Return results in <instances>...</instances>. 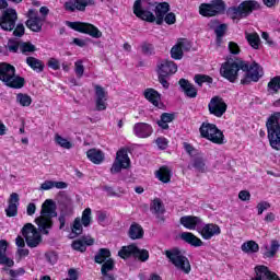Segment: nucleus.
Returning a JSON list of instances; mask_svg holds the SVG:
<instances>
[{"label":"nucleus","mask_w":280,"mask_h":280,"mask_svg":"<svg viewBox=\"0 0 280 280\" xmlns=\"http://www.w3.org/2000/svg\"><path fill=\"white\" fill-rule=\"evenodd\" d=\"M58 213L54 207V200L47 199L42 205L40 215L35 219V223L38 226L40 233L44 235H49V230L54 226V221L51 218H56Z\"/></svg>","instance_id":"obj_3"},{"label":"nucleus","mask_w":280,"mask_h":280,"mask_svg":"<svg viewBox=\"0 0 280 280\" xmlns=\"http://www.w3.org/2000/svg\"><path fill=\"white\" fill-rule=\"evenodd\" d=\"M19 194L12 192L9 198V206L5 209V213L8 218H15L19 213Z\"/></svg>","instance_id":"obj_23"},{"label":"nucleus","mask_w":280,"mask_h":280,"mask_svg":"<svg viewBox=\"0 0 280 280\" xmlns=\"http://www.w3.org/2000/svg\"><path fill=\"white\" fill-rule=\"evenodd\" d=\"M228 105L224 102L223 97L214 96L210 100L208 104V110L210 115H214V117H222L224 113H226Z\"/></svg>","instance_id":"obj_16"},{"label":"nucleus","mask_w":280,"mask_h":280,"mask_svg":"<svg viewBox=\"0 0 280 280\" xmlns=\"http://www.w3.org/2000/svg\"><path fill=\"white\" fill-rule=\"evenodd\" d=\"M0 81L10 89H23L25 79L16 75V68L10 63H0Z\"/></svg>","instance_id":"obj_4"},{"label":"nucleus","mask_w":280,"mask_h":280,"mask_svg":"<svg viewBox=\"0 0 280 280\" xmlns=\"http://www.w3.org/2000/svg\"><path fill=\"white\" fill-rule=\"evenodd\" d=\"M34 51H36V46H34V44L31 42L20 43V52L23 54V56H31V54H34Z\"/></svg>","instance_id":"obj_37"},{"label":"nucleus","mask_w":280,"mask_h":280,"mask_svg":"<svg viewBox=\"0 0 280 280\" xmlns=\"http://www.w3.org/2000/svg\"><path fill=\"white\" fill-rule=\"evenodd\" d=\"M144 97L148 102L153 104V106H159V104H161V94L154 89H147L144 91Z\"/></svg>","instance_id":"obj_32"},{"label":"nucleus","mask_w":280,"mask_h":280,"mask_svg":"<svg viewBox=\"0 0 280 280\" xmlns=\"http://www.w3.org/2000/svg\"><path fill=\"white\" fill-rule=\"evenodd\" d=\"M95 104L96 110H106L108 104H106L108 96L104 88L102 85H95Z\"/></svg>","instance_id":"obj_22"},{"label":"nucleus","mask_w":280,"mask_h":280,"mask_svg":"<svg viewBox=\"0 0 280 280\" xmlns=\"http://www.w3.org/2000/svg\"><path fill=\"white\" fill-rule=\"evenodd\" d=\"M280 113H273L267 120V132L271 148L280 150Z\"/></svg>","instance_id":"obj_5"},{"label":"nucleus","mask_w":280,"mask_h":280,"mask_svg":"<svg viewBox=\"0 0 280 280\" xmlns=\"http://www.w3.org/2000/svg\"><path fill=\"white\" fill-rule=\"evenodd\" d=\"M269 91H272L273 93H277L280 91V77L272 78L268 83Z\"/></svg>","instance_id":"obj_47"},{"label":"nucleus","mask_w":280,"mask_h":280,"mask_svg":"<svg viewBox=\"0 0 280 280\" xmlns=\"http://www.w3.org/2000/svg\"><path fill=\"white\" fill-rule=\"evenodd\" d=\"M118 255L121 259H128V257H137L140 261H148L150 259V253L148 249H139L137 245H129L124 246L119 252Z\"/></svg>","instance_id":"obj_10"},{"label":"nucleus","mask_w":280,"mask_h":280,"mask_svg":"<svg viewBox=\"0 0 280 280\" xmlns=\"http://www.w3.org/2000/svg\"><path fill=\"white\" fill-rule=\"evenodd\" d=\"M110 257V249L101 248L94 257L95 264H104Z\"/></svg>","instance_id":"obj_39"},{"label":"nucleus","mask_w":280,"mask_h":280,"mask_svg":"<svg viewBox=\"0 0 280 280\" xmlns=\"http://www.w3.org/2000/svg\"><path fill=\"white\" fill-rule=\"evenodd\" d=\"M226 32V24H220L215 27L214 33L217 34V40L220 43L222 36H224Z\"/></svg>","instance_id":"obj_53"},{"label":"nucleus","mask_w":280,"mask_h":280,"mask_svg":"<svg viewBox=\"0 0 280 280\" xmlns=\"http://www.w3.org/2000/svg\"><path fill=\"white\" fill-rule=\"evenodd\" d=\"M23 275H25V269L23 267L15 269V270L14 269L9 270V276L11 278L19 279V277H23Z\"/></svg>","instance_id":"obj_55"},{"label":"nucleus","mask_w":280,"mask_h":280,"mask_svg":"<svg viewBox=\"0 0 280 280\" xmlns=\"http://www.w3.org/2000/svg\"><path fill=\"white\" fill-rule=\"evenodd\" d=\"M23 34H25V26L23 24H18L13 32V36L21 37Z\"/></svg>","instance_id":"obj_61"},{"label":"nucleus","mask_w":280,"mask_h":280,"mask_svg":"<svg viewBox=\"0 0 280 280\" xmlns=\"http://www.w3.org/2000/svg\"><path fill=\"white\" fill-rule=\"evenodd\" d=\"M224 12V1L212 0L210 3H201L199 7V14L201 16H218Z\"/></svg>","instance_id":"obj_12"},{"label":"nucleus","mask_w":280,"mask_h":280,"mask_svg":"<svg viewBox=\"0 0 280 280\" xmlns=\"http://www.w3.org/2000/svg\"><path fill=\"white\" fill-rule=\"evenodd\" d=\"M48 67L54 69V71H58V69H60V61H58V59L51 58L48 60Z\"/></svg>","instance_id":"obj_60"},{"label":"nucleus","mask_w":280,"mask_h":280,"mask_svg":"<svg viewBox=\"0 0 280 280\" xmlns=\"http://www.w3.org/2000/svg\"><path fill=\"white\" fill-rule=\"evenodd\" d=\"M179 86L186 97H190L191 100L198 97V89H196V85L191 84L189 80L180 79Z\"/></svg>","instance_id":"obj_24"},{"label":"nucleus","mask_w":280,"mask_h":280,"mask_svg":"<svg viewBox=\"0 0 280 280\" xmlns=\"http://www.w3.org/2000/svg\"><path fill=\"white\" fill-rule=\"evenodd\" d=\"M177 45H179L183 51H189L191 49V43L187 39H180Z\"/></svg>","instance_id":"obj_57"},{"label":"nucleus","mask_w":280,"mask_h":280,"mask_svg":"<svg viewBox=\"0 0 280 280\" xmlns=\"http://www.w3.org/2000/svg\"><path fill=\"white\" fill-rule=\"evenodd\" d=\"M229 51H230V54L237 56V54H240V46L237 44H235L234 42H230L229 43Z\"/></svg>","instance_id":"obj_59"},{"label":"nucleus","mask_w":280,"mask_h":280,"mask_svg":"<svg viewBox=\"0 0 280 280\" xmlns=\"http://www.w3.org/2000/svg\"><path fill=\"white\" fill-rule=\"evenodd\" d=\"M192 167L197 170V172H200L201 174H205L207 172V164L205 163V159L202 158H195L192 160Z\"/></svg>","instance_id":"obj_41"},{"label":"nucleus","mask_w":280,"mask_h":280,"mask_svg":"<svg viewBox=\"0 0 280 280\" xmlns=\"http://www.w3.org/2000/svg\"><path fill=\"white\" fill-rule=\"evenodd\" d=\"M74 72L78 78H82V75H84V65H82V60L74 62Z\"/></svg>","instance_id":"obj_52"},{"label":"nucleus","mask_w":280,"mask_h":280,"mask_svg":"<svg viewBox=\"0 0 280 280\" xmlns=\"http://www.w3.org/2000/svg\"><path fill=\"white\" fill-rule=\"evenodd\" d=\"M183 56L184 54L180 48V45H174L171 49V58H173V60H183Z\"/></svg>","instance_id":"obj_45"},{"label":"nucleus","mask_w":280,"mask_h":280,"mask_svg":"<svg viewBox=\"0 0 280 280\" xmlns=\"http://www.w3.org/2000/svg\"><path fill=\"white\" fill-rule=\"evenodd\" d=\"M198 233L202 240L209 241L212 237L220 235L222 233V229H220V225L215 223H203V221H201V225L198 228Z\"/></svg>","instance_id":"obj_15"},{"label":"nucleus","mask_w":280,"mask_h":280,"mask_svg":"<svg viewBox=\"0 0 280 280\" xmlns=\"http://www.w3.org/2000/svg\"><path fill=\"white\" fill-rule=\"evenodd\" d=\"M241 250L246 253V255H253L255 253H259V244L255 241H247L242 244Z\"/></svg>","instance_id":"obj_35"},{"label":"nucleus","mask_w":280,"mask_h":280,"mask_svg":"<svg viewBox=\"0 0 280 280\" xmlns=\"http://www.w3.org/2000/svg\"><path fill=\"white\" fill-rule=\"evenodd\" d=\"M151 211L152 213H155V215H161L164 213L165 208L163 207V202H161V199L153 200L151 205Z\"/></svg>","instance_id":"obj_43"},{"label":"nucleus","mask_w":280,"mask_h":280,"mask_svg":"<svg viewBox=\"0 0 280 280\" xmlns=\"http://www.w3.org/2000/svg\"><path fill=\"white\" fill-rule=\"evenodd\" d=\"M130 240H141L143 237V228L139 223H132L129 228Z\"/></svg>","instance_id":"obj_33"},{"label":"nucleus","mask_w":280,"mask_h":280,"mask_svg":"<svg viewBox=\"0 0 280 280\" xmlns=\"http://www.w3.org/2000/svg\"><path fill=\"white\" fill-rule=\"evenodd\" d=\"M238 198L240 200H243V201L250 200V192L247 190H242L238 194Z\"/></svg>","instance_id":"obj_64"},{"label":"nucleus","mask_w":280,"mask_h":280,"mask_svg":"<svg viewBox=\"0 0 280 280\" xmlns=\"http://www.w3.org/2000/svg\"><path fill=\"white\" fill-rule=\"evenodd\" d=\"M28 20L26 21V27L32 32H40L43 30V20L40 16L36 15L34 9H30L27 13Z\"/></svg>","instance_id":"obj_20"},{"label":"nucleus","mask_w":280,"mask_h":280,"mask_svg":"<svg viewBox=\"0 0 280 280\" xmlns=\"http://www.w3.org/2000/svg\"><path fill=\"white\" fill-rule=\"evenodd\" d=\"M115 268V262L113 261V259H107L102 268H101V272L102 275H108V272H110V270H113Z\"/></svg>","instance_id":"obj_48"},{"label":"nucleus","mask_w":280,"mask_h":280,"mask_svg":"<svg viewBox=\"0 0 280 280\" xmlns=\"http://www.w3.org/2000/svg\"><path fill=\"white\" fill-rule=\"evenodd\" d=\"M5 253H8V241L1 240L0 241V265L7 266V268H12L14 266V260L8 257Z\"/></svg>","instance_id":"obj_25"},{"label":"nucleus","mask_w":280,"mask_h":280,"mask_svg":"<svg viewBox=\"0 0 280 280\" xmlns=\"http://www.w3.org/2000/svg\"><path fill=\"white\" fill-rule=\"evenodd\" d=\"M22 235L26 242L28 248H36L43 242V236H40V232L34 226L32 223H26L22 228Z\"/></svg>","instance_id":"obj_9"},{"label":"nucleus","mask_w":280,"mask_h":280,"mask_svg":"<svg viewBox=\"0 0 280 280\" xmlns=\"http://www.w3.org/2000/svg\"><path fill=\"white\" fill-rule=\"evenodd\" d=\"M245 38L253 49H259V43L261 39L257 33H245Z\"/></svg>","instance_id":"obj_38"},{"label":"nucleus","mask_w":280,"mask_h":280,"mask_svg":"<svg viewBox=\"0 0 280 280\" xmlns=\"http://www.w3.org/2000/svg\"><path fill=\"white\" fill-rule=\"evenodd\" d=\"M86 156L94 165H102L104 163V152L97 149H90L86 152Z\"/></svg>","instance_id":"obj_31"},{"label":"nucleus","mask_w":280,"mask_h":280,"mask_svg":"<svg viewBox=\"0 0 280 280\" xmlns=\"http://www.w3.org/2000/svg\"><path fill=\"white\" fill-rule=\"evenodd\" d=\"M259 10V2L255 0L244 1L240 7H230L228 9V16L233 21H240L241 19H246L250 13Z\"/></svg>","instance_id":"obj_7"},{"label":"nucleus","mask_w":280,"mask_h":280,"mask_svg":"<svg viewBox=\"0 0 280 280\" xmlns=\"http://www.w3.org/2000/svg\"><path fill=\"white\" fill-rule=\"evenodd\" d=\"M280 244L279 241L272 240L270 246H265L264 256L268 259H272L277 253H279Z\"/></svg>","instance_id":"obj_34"},{"label":"nucleus","mask_w":280,"mask_h":280,"mask_svg":"<svg viewBox=\"0 0 280 280\" xmlns=\"http://www.w3.org/2000/svg\"><path fill=\"white\" fill-rule=\"evenodd\" d=\"M68 27L81 34H89L92 38H102V32L93 24L84 22H67Z\"/></svg>","instance_id":"obj_11"},{"label":"nucleus","mask_w":280,"mask_h":280,"mask_svg":"<svg viewBox=\"0 0 280 280\" xmlns=\"http://www.w3.org/2000/svg\"><path fill=\"white\" fill-rule=\"evenodd\" d=\"M178 71V66L171 60H162L158 63V75H164L170 78V75H174Z\"/></svg>","instance_id":"obj_18"},{"label":"nucleus","mask_w":280,"mask_h":280,"mask_svg":"<svg viewBox=\"0 0 280 280\" xmlns=\"http://www.w3.org/2000/svg\"><path fill=\"white\" fill-rule=\"evenodd\" d=\"M270 209V203L268 201H261L257 205L258 215H261L264 211Z\"/></svg>","instance_id":"obj_56"},{"label":"nucleus","mask_w":280,"mask_h":280,"mask_svg":"<svg viewBox=\"0 0 280 280\" xmlns=\"http://www.w3.org/2000/svg\"><path fill=\"white\" fill-rule=\"evenodd\" d=\"M141 49H142V54H144V56H152V54H154V45L150 44V43H143L141 45Z\"/></svg>","instance_id":"obj_51"},{"label":"nucleus","mask_w":280,"mask_h":280,"mask_svg":"<svg viewBox=\"0 0 280 280\" xmlns=\"http://www.w3.org/2000/svg\"><path fill=\"white\" fill-rule=\"evenodd\" d=\"M170 12V3L156 2V0H136L133 3V14L147 21V23H156L161 25L165 15Z\"/></svg>","instance_id":"obj_2"},{"label":"nucleus","mask_w":280,"mask_h":280,"mask_svg":"<svg viewBox=\"0 0 280 280\" xmlns=\"http://www.w3.org/2000/svg\"><path fill=\"white\" fill-rule=\"evenodd\" d=\"M160 119L167 124H172V121H174V114L163 113Z\"/></svg>","instance_id":"obj_63"},{"label":"nucleus","mask_w":280,"mask_h":280,"mask_svg":"<svg viewBox=\"0 0 280 280\" xmlns=\"http://www.w3.org/2000/svg\"><path fill=\"white\" fill-rule=\"evenodd\" d=\"M81 223L83 224V226H90V224H91V208H86L82 212Z\"/></svg>","instance_id":"obj_49"},{"label":"nucleus","mask_w":280,"mask_h":280,"mask_svg":"<svg viewBox=\"0 0 280 280\" xmlns=\"http://www.w3.org/2000/svg\"><path fill=\"white\" fill-rule=\"evenodd\" d=\"M165 257L168 259L170 264H173L177 270H182L185 275L191 272V265L189 264V258L183 255V252L178 248L166 249L164 253Z\"/></svg>","instance_id":"obj_6"},{"label":"nucleus","mask_w":280,"mask_h":280,"mask_svg":"<svg viewBox=\"0 0 280 280\" xmlns=\"http://www.w3.org/2000/svg\"><path fill=\"white\" fill-rule=\"evenodd\" d=\"M16 102L20 104V106H32V96L23 93L16 94Z\"/></svg>","instance_id":"obj_42"},{"label":"nucleus","mask_w":280,"mask_h":280,"mask_svg":"<svg viewBox=\"0 0 280 280\" xmlns=\"http://www.w3.org/2000/svg\"><path fill=\"white\" fill-rule=\"evenodd\" d=\"M26 65L36 73H43L45 71V62L43 60L35 57H26Z\"/></svg>","instance_id":"obj_30"},{"label":"nucleus","mask_w":280,"mask_h":280,"mask_svg":"<svg viewBox=\"0 0 280 280\" xmlns=\"http://www.w3.org/2000/svg\"><path fill=\"white\" fill-rule=\"evenodd\" d=\"M40 189L43 191H49V189H54V180H45L42 185H40Z\"/></svg>","instance_id":"obj_62"},{"label":"nucleus","mask_w":280,"mask_h":280,"mask_svg":"<svg viewBox=\"0 0 280 280\" xmlns=\"http://www.w3.org/2000/svg\"><path fill=\"white\" fill-rule=\"evenodd\" d=\"M220 74L222 78L235 84L241 75V84H250V82H259L260 78H264V68L257 62L242 60L240 58H229L222 63L220 68Z\"/></svg>","instance_id":"obj_1"},{"label":"nucleus","mask_w":280,"mask_h":280,"mask_svg":"<svg viewBox=\"0 0 280 280\" xmlns=\"http://www.w3.org/2000/svg\"><path fill=\"white\" fill-rule=\"evenodd\" d=\"M199 132L203 139H208V141L217 143V145H222V143H224V133H222V131L218 129V126L213 124L202 122Z\"/></svg>","instance_id":"obj_8"},{"label":"nucleus","mask_w":280,"mask_h":280,"mask_svg":"<svg viewBox=\"0 0 280 280\" xmlns=\"http://www.w3.org/2000/svg\"><path fill=\"white\" fill-rule=\"evenodd\" d=\"M88 5H95V0H69L65 3L66 10L69 12H75V10L84 12Z\"/></svg>","instance_id":"obj_19"},{"label":"nucleus","mask_w":280,"mask_h":280,"mask_svg":"<svg viewBox=\"0 0 280 280\" xmlns=\"http://www.w3.org/2000/svg\"><path fill=\"white\" fill-rule=\"evenodd\" d=\"M93 244H95V240L91 238V236H83L73 241L72 248L73 250H79V253H85L86 246H93Z\"/></svg>","instance_id":"obj_26"},{"label":"nucleus","mask_w":280,"mask_h":280,"mask_svg":"<svg viewBox=\"0 0 280 280\" xmlns=\"http://www.w3.org/2000/svg\"><path fill=\"white\" fill-rule=\"evenodd\" d=\"M16 19L19 15L16 14V10L7 9L3 11L2 18H0V26L4 32H12L14 27H16Z\"/></svg>","instance_id":"obj_13"},{"label":"nucleus","mask_w":280,"mask_h":280,"mask_svg":"<svg viewBox=\"0 0 280 280\" xmlns=\"http://www.w3.org/2000/svg\"><path fill=\"white\" fill-rule=\"evenodd\" d=\"M154 129H152V125L147 122H137L133 125V135L139 139H148V137H152Z\"/></svg>","instance_id":"obj_21"},{"label":"nucleus","mask_w":280,"mask_h":280,"mask_svg":"<svg viewBox=\"0 0 280 280\" xmlns=\"http://www.w3.org/2000/svg\"><path fill=\"white\" fill-rule=\"evenodd\" d=\"M195 82H196V84H198V86H202V84H205V82H207L208 84H211L213 82V79L209 75L197 74V75H195Z\"/></svg>","instance_id":"obj_46"},{"label":"nucleus","mask_w":280,"mask_h":280,"mask_svg":"<svg viewBox=\"0 0 280 280\" xmlns=\"http://www.w3.org/2000/svg\"><path fill=\"white\" fill-rule=\"evenodd\" d=\"M55 142L57 145H60V148H63V150H71V148H73V143H71V141L67 140L58 133L55 136Z\"/></svg>","instance_id":"obj_40"},{"label":"nucleus","mask_w":280,"mask_h":280,"mask_svg":"<svg viewBox=\"0 0 280 280\" xmlns=\"http://www.w3.org/2000/svg\"><path fill=\"white\" fill-rule=\"evenodd\" d=\"M179 223L184 229H187L188 231H197L202 226V219L200 217L196 215H184L179 219Z\"/></svg>","instance_id":"obj_17"},{"label":"nucleus","mask_w":280,"mask_h":280,"mask_svg":"<svg viewBox=\"0 0 280 280\" xmlns=\"http://www.w3.org/2000/svg\"><path fill=\"white\" fill-rule=\"evenodd\" d=\"M180 240H183L184 242H186V244H189L190 246H195V248L203 246L205 244L202 240H200L191 232H183L180 234Z\"/></svg>","instance_id":"obj_28"},{"label":"nucleus","mask_w":280,"mask_h":280,"mask_svg":"<svg viewBox=\"0 0 280 280\" xmlns=\"http://www.w3.org/2000/svg\"><path fill=\"white\" fill-rule=\"evenodd\" d=\"M163 23H166V25H174V23H176V14H174V12L166 13Z\"/></svg>","instance_id":"obj_54"},{"label":"nucleus","mask_w":280,"mask_h":280,"mask_svg":"<svg viewBox=\"0 0 280 280\" xmlns=\"http://www.w3.org/2000/svg\"><path fill=\"white\" fill-rule=\"evenodd\" d=\"M155 143L160 150H167V143L168 141L165 138H158L155 140Z\"/></svg>","instance_id":"obj_58"},{"label":"nucleus","mask_w":280,"mask_h":280,"mask_svg":"<svg viewBox=\"0 0 280 280\" xmlns=\"http://www.w3.org/2000/svg\"><path fill=\"white\" fill-rule=\"evenodd\" d=\"M256 277L260 280H280L277 273L271 272L266 266H257L255 268Z\"/></svg>","instance_id":"obj_27"},{"label":"nucleus","mask_w":280,"mask_h":280,"mask_svg":"<svg viewBox=\"0 0 280 280\" xmlns=\"http://www.w3.org/2000/svg\"><path fill=\"white\" fill-rule=\"evenodd\" d=\"M82 221L80 218H77L73 222V225H72V233L74 235H82Z\"/></svg>","instance_id":"obj_50"},{"label":"nucleus","mask_w":280,"mask_h":280,"mask_svg":"<svg viewBox=\"0 0 280 280\" xmlns=\"http://www.w3.org/2000/svg\"><path fill=\"white\" fill-rule=\"evenodd\" d=\"M155 176L161 183H170L172 179V171L167 166H162L155 172Z\"/></svg>","instance_id":"obj_36"},{"label":"nucleus","mask_w":280,"mask_h":280,"mask_svg":"<svg viewBox=\"0 0 280 280\" xmlns=\"http://www.w3.org/2000/svg\"><path fill=\"white\" fill-rule=\"evenodd\" d=\"M59 205L61 207L60 213L63 215H73V200L68 196H63L59 200Z\"/></svg>","instance_id":"obj_29"},{"label":"nucleus","mask_w":280,"mask_h":280,"mask_svg":"<svg viewBox=\"0 0 280 280\" xmlns=\"http://www.w3.org/2000/svg\"><path fill=\"white\" fill-rule=\"evenodd\" d=\"M130 167V158H128V151L121 149L116 153V160L110 168L112 174H119L121 170H128Z\"/></svg>","instance_id":"obj_14"},{"label":"nucleus","mask_w":280,"mask_h":280,"mask_svg":"<svg viewBox=\"0 0 280 280\" xmlns=\"http://www.w3.org/2000/svg\"><path fill=\"white\" fill-rule=\"evenodd\" d=\"M7 49L11 54H19V50L21 51V42L16 40V39H9V42L7 44Z\"/></svg>","instance_id":"obj_44"}]
</instances>
